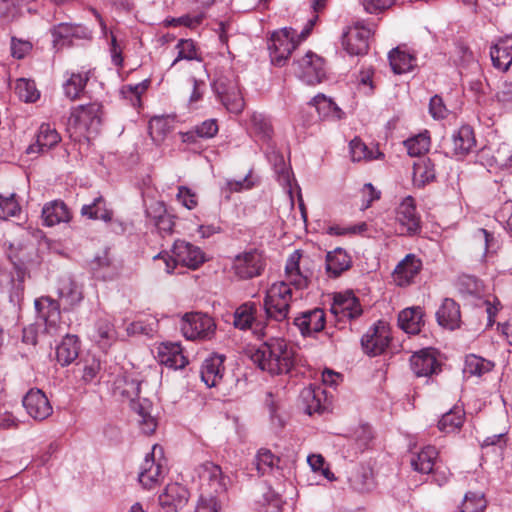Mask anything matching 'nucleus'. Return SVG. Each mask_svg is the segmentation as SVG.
I'll return each instance as SVG.
<instances>
[{
    "label": "nucleus",
    "mask_w": 512,
    "mask_h": 512,
    "mask_svg": "<svg viewBox=\"0 0 512 512\" xmlns=\"http://www.w3.org/2000/svg\"><path fill=\"white\" fill-rule=\"evenodd\" d=\"M312 277V271L302 260V254L295 250L287 259L285 265V280L273 283L266 291L264 309L268 319L282 322L287 319L293 297V289H307Z\"/></svg>",
    "instance_id": "nucleus-1"
},
{
    "label": "nucleus",
    "mask_w": 512,
    "mask_h": 512,
    "mask_svg": "<svg viewBox=\"0 0 512 512\" xmlns=\"http://www.w3.org/2000/svg\"><path fill=\"white\" fill-rule=\"evenodd\" d=\"M251 361L271 375L288 373L296 363L294 347L283 338H270L249 351Z\"/></svg>",
    "instance_id": "nucleus-2"
},
{
    "label": "nucleus",
    "mask_w": 512,
    "mask_h": 512,
    "mask_svg": "<svg viewBox=\"0 0 512 512\" xmlns=\"http://www.w3.org/2000/svg\"><path fill=\"white\" fill-rule=\"evenodd\" d=\"M316 21L317 16L309 19L300 34H297L295 29L287 27L275 31L268 43L272 63L282 66L300 41L308 37Z\"/></svg>",
    "instance_id": "nucleus-3"
},
{
    "label": "nucleus",
    "mask_w": 512,
    "mask_h": 512,
    "mask_svg": "<svg viewBox=\"0 0 512 512\" xmlns=\"http://www.w3.org/2000/svg\"><path fill=\"white\" fill-rule=\"evenodd\" d=\"M102 105L97 102L75 107L67 122V132L70 137H89L99 132L102 124Z\"/></svg>",
    "instance_id": "nucleus-4"
},
{
    "label": "nucleus",
    "mask_w": 512,
    "mask_h": 512,
    "mask_svg": "<svg viewBox=\"0 0 512 512\" xmlns=\"http://www.w3.org/2000/svg\"><path fill=\"white\" fill-rule=\"evenodd\" d=\"M181 331L189 340H209L216 331V324L207 314L194 312L184 315L181 321Z\"/></svg>",
    "instance_id": "nucleus-5"
},
{
    "label": "nucleus",
    "mask_w": 512,
    "mask_h": 512,
    "mask_svg": "<svg viewBox=\"0 0 512 512\" xmlns=\"http://www.w3.org/2000/svg\"><path fill=\"white\" fill-rule=\"evenodd\" d=\"M214 90L224 107L231 113L244 110L245 101L235 77L221 76L214 82Z\"/></svg>",
    "instance_id": "nucleus-6"
},
{
    "label": "nucleus",
    "mask_w": 512,
    "mask_h": 512,
    "mask_svg": "<svg viewBox=\"0 0 512 512\" xmlns=\"http://www.w3.org/2000/svg\"><path fill=\"white\" fill-rule=\"evenodd\" d=\"M264 266L265 263L261 253L252 249L236 255L231 269L237 278L248 280L261 275Z\"/></svg>",
    "instance_id": "nucleus-7"
},
{
    "label": "nucleus",
    "mask_w": 512,
    "mask_h": 512,
    "mask_svg": "<svg viewBox=\"0 0 512 512\" xmlns=\"http://www.w3.org/2000/svg\"><path fill=\"white\" fill-rule=\"evenodd\" d=\"M390 340L389 325L380 320L362 336L361 345L366 354L376 356L385 351Z\"/></svg>",
    "instance_id": "nucleus-8"
},
{
    "label": "nucleus",
    "mask_w": 512,
    "mask_h": 512,
    "mask_svg": "<svg viewBox=\"0 0 512 512\" xmlns=\"http://www.w3.org/2000/svg\"><path fill=\"white\" fill-rule=\"evenodd\" d=\"M162 454V447L153 445L152 452L147 454L140 466L138 480L145 489L156 487L166 474V469L160 461L155 460L156 453Z\"/></svg>",
    "instance_id": "nucleus-9"
},
{
    "label": "nucleus",
    "mask_w": 512,
    "mask_h": 512,
    "mask_svg": "<svg viewBox=\"0 0 512 512\" xmlns=\"http://www.w3.org/2000/svg\"><path fill=\"white\" fill-rule=\"evenodd\" d=\"M295 65L296 75L308 85L318 84L325 77L323 59L311 51L297 60Z\"/></svg>",
    "instance_id": "nucleus-10"
},
{
    "label": "nucleus",
    "mask_w": 512,
    "mask_h": 512,
    "mask_svg": "<svg viewBox=\"0 0 512 512\" xmlns=\"http://www.w3.org/2000/svg\"><path fill=\"white\" fill-rule=\"evenodd\" d=\"M373 31L370 27L357 22L352 27H349L347 32L343 35L342 44L344 49L350 55H363L368 51L369 38Z\"/></svg>",
    "instance_id": "nucleus-11"
},
{
    "label": "nucleus",
    "mask_w": 512,
    "mask_h": 512,
    "mask_svg": "<svg viewBox=\"0 0 512 512\" xmlns=\"http://www.w3.org/2000/svg\"><path fill=\"white\" fill-rule=\"evenodd\" d=\"M35 309L39 318L44 321L47 333L54 335L62 331L61 313L57 301L50 297H40L35 300Z\"/></svg>",
    "instance_id": "nucleus-12"
},
{
    "label": "nucleus",
    "mask_w": 512,
    "mask_h": 512,
    "mask_svg": "<svg viewBox=\"0 0 512 512\" xmlns=\"http://www.w3.org/2000/svg\"><path fill=\"white\" fill-rule=\"evenodd\" d=\"M27 414L36 421H43L53 413V408L40 389H31L22 400Z\"/></svg>",
    "instance_id": "nucleus-13"
},
{
    "label": "nucleus",
    "mask_w": 512,
    "mask_h": 512,
    "mask_svg": "<svg viewBox=\"0 0 512 512\" xmlns=\"http://www.w3.org/2000/svg\"><path fill=\"white\" fill-rule=\"evenodd\" d=\"M396 221L400 226V234H415L420 229V217L416 212L415 201L408 196L396 209Z\"/></svg>",
    "instance_id": "nucleus-14"
},
{
    "label": "nucleus",
    "mask_w": 512,
    "mask_h": 512,
    "mask_svg": "<svg viewBox=\"0 0 512 512\" xmlns=\"http://www.w3.org/2000/svg\"><path fill=\"white\" fill-rule=\"evenodd\" d=\"M10 259L14 265V269L17 272L18 269H25L27 272L30 266L39 263L38 250L32 242H17L10 245Z\"/></svg>",
    "instance_id": "nucleus-15"
},
{
    "label": "nucleus",
    "mask_w": 512,
    "mask_h": 512,
    "mask_svg": "<svg viewBox=\"0 0 512 512\" xmlns=\"http://www.w3.org/2000/svg\"><path fill=\"white\" fill-rule=\"evenodd\" d=\"M331 312L339 319L352 320L358 318L363 310L358 298L351 291L335 295Z\"/></svg>",
    "instance_id": "nucleus-16"
},
{
    "label": "nucleus",
    "mask_w": 512,
    "mask_h": 512,
    "mask_svg": "<svg viewBox=\"0 0 512 512\" xmlns=\"http://www.w3.org/2000/svg\"><path fill=\"white\" fill-rule=\"evenodd\" d=\"M189 496V491L185 486L171 483L159 495V504L166 512H177L186 506Z\"/></svg>",
    "instance_id": "nucleus-17"
},
{
    "label": "nucleus",
    "mask_w": 512,
    "mask_h": 512,
    "mask_svg": "<svg viewBox=\"0 0 512 512\" xmlns=\"http://www.w3.org/2000/svg\"><path fill=\"white\" fill-rule=\"evenodd\" d=\"M52 42L57 50L72 45V40L85 39L89 37V32L81 25H73L69 23H60L51 29Z\"/></svg>",
    "instance_id": "nucleus-18"
},
{
    "label": "nucleus",
    "mask_w": 512,
    "mask_h": 512,
    "mask_svg": "<svg viewBox=\"0 0 512 512\" xmlns=\"http://www.w3.org/2000/svg\"><path fill=\"white\" fill-rule=\"evenodd\" d=\"M172 253L177 261L190 269H197L205 262V255L203 251L184 240H176L174 242Z\"/></svg>",
    "instance_id": "nucleus-19"
},
{
    "label": "nucleus",
    "mask_w": 512,
    "mask_h": 512,
    "mask_svg": "<svg viewBox=\"0 0 512 512\" xmlns=\"http://www.w3.org/2000/svg\"><path fill=\"white\" fill-rule=\"evenodd\" d=\"M293 324L302 336H311L322 331L325 327V313L320 308L301 312L293 319Z\"/></svg>",
    "instance_id": "nucleus-20"
},
{
    "label": "nucleus",
    "mask_w": 512,
    "mask_h": 512,
    "mask_svg": "<svg viewBox=\"0 0 512 512\" xmlns=\"http://www.w3.org/2000/svg\"><path fill=\"white\" fill-rule=\"evenodd\" d=\"M422 269V261L415 254H407L394 269V282L401 287L410 285Z\"/></svg>",
    "instance_id": "nucleus-21"
},
{
    "label": "nucleus",
    "mask_w": 512,
    "mask_h": 512,
    "mask_svg": "<svg viewBox=\"0 0 512 512\" xmlns=\"http://www.w3.org/2000/svg\"><path fill=\"white\" fill-rule=\"evenodd\" d=\"M410 366L417 377H428L437 372L439 363L436 358L435 350L424 348L415 352L410 358Z\"/></svg>",
    "instance_id": "nucleus-22"
},
{
    "label": "nucleus",
    "mask_w": 512,
    "mask_h": 512,
    "mask_svg": "<svg viewBox=\"0 0 512 512\" xmlns=\"http://www.w3.org/2000/svg\"><path fill=\"white\" fill-rule=\"evenodd\" d=\"M61 141V136L56 128L49 123H42L35 136V142L30 144L27 154H39L50 150Z\"/></svg>",
    "instance_id": "nucleus-23"
},
{
    "label": "nucleus",
    "mask_w": 512,
    "mask_h": 512,
    "mask_svg": "<svg viewBox=\"0 0 512 512\" xmlns=\"http://www.w3.org/2000/svg\"><path fill=\"white\" fill-rule=\"evenodd\" d=\"M157 359L160 364L175 370L183 369L188 364L179 343H161L157 348Z\"/></svg>",
    "instance_id": "nucleus-24"
},
{
    "label": "nucleus",
    "mask_w": 512,
    "mask_h": 512,
    "mask_svg": "<svg viewBox=\"0 0 512 512\" xmlns=\"http://www.w3.org/2000/svg\"><path fill=\"white\" fill-rule=\"evenodd\" d=\"M196 473L200 480L207 482L214 492L226 491L228 478L223 474L220 466L213 462H205L196 468Z\"/></svg>",
    "instance_id": "nucleus-25"
},
{
    "label": "nucleus",
    "mask_w": 512,
    "mask_h": 512,
    "mask_svg": "<svg viewBox=\"0 0 512 512\" xmlns=\"http://www.w3.org/2000/svg\"><path fill=\"white\" fill-rule=\"evenodd\" d=\"M225 356L214 354L206 358L201 367V379L208 387L217 386L224 375Z\"/></svg>",
    "instance_id": "nucleus-26"
},
{
    "label": "nucleus",
    "mask_w": 512,
    "mask_h": 512,
    "mask_svg": "<svg viewBox=\"0 0 512 512\" xmlns=\"http://www.w3.org/2000/svg\"><path fill=\"white\" fill-rule=\"evenodd\" d=\"M493 66L507 71L512 64V36L500 38L490 49Z\"/></svg>",
    "instance_id": "nucleus-27"
},
{
    "label": "nucleus",
    "mask_w": 512,
    "mask_h": 512,
    "mask_svg": "<svg viewBox=\"0 0 512 512\" xmlns=\"http://www.w3.org/2000/svg\"><path fill=\"white\" fill-rule=\"evenodd\" d=\"M132 410L137 413L139 425L143 433L152 434L157 427L156 418L152 415L153 406L148 399H138L131 402Z\"/></svg>",
    "instance_id": "nucleus-28"
},
{
    "label": "nucleus",
    "mask_w": 512,
    "mask_h": 512,
    "mask_svg": "<svg viewBox=\"0 0 512 512\" xmlns=\"http://www.w3.org/2000/svg\"><path fill=\"white\" fill-rule=\"evenodd\" d=\"M476 145L474 131L471 126H461L452 136V151L456 157L470 153Z\"/></svg>",
    "instance_id": "nucleus-29"
},
{
    "label": "nucleus",
    "mask_w": 512,
    "mask_h": 512,
    "mask_svg": "<svg viewBox=\"0 0 512 512\" xmlns=\"http://www.w3.org/2000/svg\"><path fill=\"white\" fill-rule=\"evenodd\" d=\"M436 318L439 325L445 328H458L461 320L459 305L453 299H444L436 312Z\"/></svg>",
    "instance_id": "nucleus-30"
},
{
    "label": "nucleus",
    "mask_w": 512,
    "mask_h": 512,
    "mask_svg": "<svg viewBox=\"0 0 512 512\" xmlns=\"http://www.w3.org/2000/svg\"><path fill=\"white\" fill-rule=\"evenodd\" d=\"M424 312L421 307L402 310L398 316L399 327L408 334H417L424 325Z\"/></svg>",
    "instance_id": "nucleus-31"
},
{
    "label": "nucleus",
    "mask_w": 512,
    "mask_h": 512,
    "mask_svg": "<svg viewBox=\"0 0 512 512\" xmlns=\"http://www.w3.org/2000/svg\"><path fill=\"white\" fill-rule=\"evenodd\" d=\"M389 63L395 74H404L416 67L414 54L403 50L401 47L392 49L388 54Z\"/></svg>",
    "instance_id": "nucleus-32"
},
{
    "label": "nucleus",
    "mask_w": 512,
    "mask_h": 512,
    "mask_svg": "<svg viewBox=\"0 0 512 512\" xmlns=\"http://www.w3.org/2000/svg\"><path fill=\"white\" fill-rule=\"evenodd\" d=\"M438 451L433 446H426L420 452L413 453L410 458L412 468L422 474L433 472Z\"/></svg>",
    "instance_id": "nucleus-33"
},
{
    "label": "nucleus",
    "mask_w": 512,
    "mask_h": 512,
    "mask_svg": "<svg viewBox=\"0 0 512 512\" xmlns=\"http://www.w3.org/2000/svg\"><path fill=\"white\" fill-rule=\"evenodd\" d=\"M42 219L46 226H54L70 220V212L62 201H52L42 209Z\"/></svg>",
    "instance_id": "nucleus-34"
},
{
    "label": "nucleus",
    "mask_w": 512,
    "mask_h": 512,
    "mask_svg": "<svg viewBox=\"0 0 512 512\" xmlns=\"http://www.w3.org/2000/svg\"><path fill=\"white\" fill-rule=\"evenodd\" d=\"M351 257L342 248H336L326 256V270L333 276L338 277L341 273L351 267Z\"/></svg>",
    "instance_id": "nucleus-35"
},
{
    "label": "nucleus",
    "mask_w": 512,
    "mask_h": 512,
    "mask_svg": "<svg viewBox=\"0 0 512 512\" xmlns=\"http://www.w3.org/2000/svg\"><path fill=\"white\" fill-rule=\"evenodd\" d=\"M79 341L75 335H66L56 350L57 361L62 366L71 364L79 354Z\"/></svg>",
    "instance_id": "nucleus-36"
},
{
    "label": "nucleus",
    "mask_w": 512,
    "mask_h": 512,
    "mask_svg": "<svg viewBox=\"0 0 512 512\" xmlns=\"http://www.w3.org/2000/svg\"><path fill=\"white\" fill-rule=\"evenodd\" d=\"M175 118L172 116H155L149 121V134L155 143H161L174 129Z\"/></svg>",
    "instance_id": "nucleus-37"
},
{
    "label": "nucleus",
    "mask_w": 512,
    "mask_h": 512,
    "mask_svg": "<svg viewBox=\"0 0 512 512\" xmlns=\"http://www.w3.org/2000/svg\"><path fill=\"white\" fill-rule=\"evenodd\" d=\"M90 268L95 277L103 280L113 279L118 274L117 267L106 251L91 261Z\"/></svg>",
    "instance_id": "nucleus-38"
},
{
    "label": "nucleus",
    "mask_w": 512,
    "mask_h": 512,
    "mask_svg": "<svg viewBox=\"0 0 512 512\" xmlns=\"http://www.w3.org/2000/svg\"><path fill=\"white\" fill-rule=\"evenodd\" d=\"M435 178V168L429 158H419L413 165V183L423 187Z\"/></svg>",
    "instance_id": "nucleus-39"
},
{
    "label": "nucleus",
    "mask_w": 512,
    "mask_h": 512,
    "mask_svg": "<svg viewBox=\"0 0 512 512\" xmlns=\"http://www.w3.org/2000/svg\"><path fill=\"white\" fill-rule=\"evenodd\" d=\"M81 215L89 219L103 220L108 222L112 219V211L106 207L105 199L99 195L90 204L81 208Z\"/></svg>",
    "instance_id": "nucleus-40"
},
{
    "label": "nucleus",
    "mask_w": 512,
    "mask_h": 512,
    "mask_svg": "<svg viewBox=\"0 0 512 512\" xmlns=\"http://www.w3.org/2000/svg\"><path fill=\"white\" fill-rule=\"evenodd\" d=\"M256 305L253 302H246L240 305L233 314V325L240 330L251 329L255 322Z\"/></svg>",
    "instance_id": "nucleus-41"
},
{
    "label": "nucleus",
    "mask_w": 512,
    "mask_h": 512,
    "mask_svg": "<svg viewBox=\"0 0 512 512\" xmlns=\"http://www.w3.org/2000/svg\"><path fill=\"white\" fill-rule=\"evenodd\" d=\"M218 132V125L215 119H208L193 129L182 134L183 142H196L197 138L209 139Z\"/></svg>",
    "instance_id": "nucleus-42"
},
{
    "label": "nucleus",
    "mask_w": 512,
    "mask_h": 512,
    "mask_svg": "<svg viewBox=\"0 0 512 512\" xmlns=\"http://www.w3.org/2000/svg\"><path fill=\"white\" fill-rule=\"evenodd\" d=\"M465 412L459 406H454L443 414L438 422V428L444 433H452L459 430L464 421Z\"/></svg>",
    "instance_id": "nucleus-43"
},
{
    "label": "nucleus",
    "mask_w": 512,
    "mask_h": 512,
    "mask_svg": "<svg viewBox=\"0 0 512 512\" xmlns=\"http://www.w3.org/2000/svg\"><path fill=\"white\" fill-rule=\"evenodd\" d=\"M89 80V71L71 73L69 78L64 82L63 89L66 97L71 100L77 99L83 92Z\"/></svg>",
    "instance_id": "nucleus-44"
},
{
    "label": "nucleus",
    "mask_w": 512,
    "mask_h": 512,
    "mask_svg": "<svg viewBox=\"0 0 512 512\" xmlns=\"http://www.w3.org/2000/svg\"><path fill=\"white\" fill-rule=\"evenodd\" d=\"M300 397L309 415L322 411L323 391L320 387H306L301 391Z\"/></svg>",
    "instance_id": "nucleus-45"
},
{
    "label": "nucleus",
    "mask_w": 512,
    "mask_h": 512,
    "mask_svg": "<svg viewBox=\"0 0 512 512\" xmlns=\"http://www.w3.org/2000/svg\"><path fill=\"white\" fill-rule=\"evenodd\" d=\"M250 129L262 141H268L273 134L269 119L262 113L254 112L250 116Z\"/></svg>",
    "instance_id": "nucleus-46"
},
{
    "label": "nucleus",
    "mask_w": 512,
    "mask_h": 512,
    "mask_svg": "<svg viewBox=\"0 0 512 512\" xmlns=\"http://www.w3.org/2000/svg\"><path fill=\"white\" fill-rule=\"evenodd\" d=\"M310 104L316 108L320 117H332L336 119L342 117L341 109L330 98H327L323 94L316 95L310 101Z\"/></svg>",
    "instance_id": "nucleus-47"
},
{
    "label": "nucleus",
    "mask_w": 512,
    "mask_h": 512,
    "mask_svg": "<svg viewBox=\"0 0 512 512\" xmlns=\"http://www.w3.org/2000/svg\"><path fill=\"white\" fill-rule=\"evenodd\" d=\"M493 363L482 358L476 356L474 354L468 355L465 359L464 365V373L469 376H482L483 374L489 372L493 368Z\"/></svg>",
    "instance_id": "nucleus-48"
},
{
    "label": "nucleus",
    "mask_w": 512,
    "mask_h": 512,
    "mask_svg": "<svg viewBox=\"0 0 512 512\" xmlns=\"http://www.w3.org/2000/svg\"><path fill=\"white\" fill-rule=\"evenodd\" d=\"M279 461V457L274 455L269 449H259L254 460L258 476H263L272 471V469L278 465Z\"/></svg>",
    "instance_id": "nucleus-49"
},
{
    "label": "nucleus",
    "mask_w": 512,
    "mask_h": 512,
    "mask_svg": "<svg viewBox=\"0 0 512 512\" xmlns=\"http://www.w3.org/2000/svg\"><path fill=\"white\" fill-rule=\"evenodd\" d=\"M350 154L351 159L354 162H359L362 160H372L376 159L378 155L381 153L377 152V155L374 152L373 148H369L361 139L354 138L350 142Z\"/></svg>",
    "instance_id": "nucleus-50"
},
{
    "label": "nucleus",
    "mask_w": 512,
    "mask_h": 512,
    "mask_svg": "<svg viewBox=\"0 0 512 512\" xmlns=\"http://www.w3.org/2000/svg\"><path fill=\"white\" fill-rule=\"evenodd\" d=\"M486 500L481 492H468L465 494L460 506V512H483L486 508Z\"/></svg>",
    "instance_id": "nucleus-51"
},
{
    "label": "nucleus",
    "mask_w": 512,
    "mask_h": 512,
    "mask_svg": "<svg viewBox=\"0 0 512 512\" xmlns=\"http://www.w3.org/2000/svg\"><path fill=\"white\" fill-rule=\"evenodd\" d=\"M404 145L410 156L417 157L429 150L430 138L426 134H419L404 141Z\"/></svg>",
    "instance_id": "nucleus-52"
},
{
    "label": "nucleus",
    "mask_w": 512,
    "mask_h": 512,
    "mask_svg": "<svg viewBox=\"0 0 512 512\" xmlns=\"http://www.w3.org/2000/svg\"><path fill=\"white\" fill-rule=\"evenodd\" d=\"M28 276L25 269H18L12 276V290L10 292V301L14 305H20L24 297V281Z\"/></svg>",
    "instance_id": "nucleus-53"
},
{
    "label": "nucleus",
    "mask_w": 512,
    "mask_h": 512,
    "mask_svg": "<svg viewBox=\"0 0 512 512\" xmlns=\"http://www.w3.org/2000/svg\"><path fill=\"white\" fill-rule=\"evenodd\" d=\"M15 90L19 98L25 102H35L39 98V92L33 81L18 79Z\"/></svg>",
    "instance_id": "nucleus-54"
},
{
    "label": "nucleus",
    "mask_w": 512,
    "mask_h": 512,
    "mask_svg": "<svg viewBox=\"0 0 512 512\" xmlns=\"http://www.w3.org/2000/svg\"><path fill=\"white\" fill-rule=\"evenodd\" d=\"M58 293L71 306L78 304L83 298L81 290L73 281L64 282Z\"/></svg>",
    "instance_id": "nucleus-55"
},
{
    "label": "nucleus",
    "mask_w": 512,
    "mask_h": 512,
    "mask_svg": "<svg viewBox=\"0 0 512 512\" xmlns=\"http://www.w3.org/2000/svg\"><path fill=\"white\" fill-rule=\"evenodd\" d=\"M20 212V205L15 194L4 196L0 194V219H8Z\"/></svg>",
    "instance_id": "nucleus-56"
},
{
    "label": "nucleus",
    "mask_w": 512,
    "mask_h": 512,
    "mask_svg": "<svg viewBox=\"0 0 512 512\" xmlns=\"http://www.w3.org/2000/svg\"><path fill=\"white\" fill-rule=\"evenodd\" d=\"M268 160L273 165L275 172L279 175L284 183L290 182V171L286 167L285 160L282 154L276 150L268 153Z\"/></svg>",
    "instance_id": "nucleus-57"
},
{
    "label": "nucleus",
    "mask_w": 512,
    "mask_h": 512,
    "mask_svg": "<svg viewBox=\"0 0 512 512\" xmlns=\"http://www.w3.org/2000/svg\"><path fill=\"white\" fill-rule=\"evenodd\" d=\"M101 369L100 360L94 356L87 357L82 362V379L86 383L92 382Z\"/></svg>",
    "instance_id": "nucleus-58"
},
{
    "label": "nucleus",
    "mask_w": 512,
    "mask_h": 512,
    "mask_svg": "<svg viewBox=\"0 0 512 512\" xmlns=\"http://www.w3.org/2000/svg\"><path fill=\"white\" fill-rule=\"evenodd\" d=\"M178 49V55L172 62L174 66L180 60H194L197 59V51L195 44L192 40H180L176 45Z\"/></svg>",
    "instance_id": "nucleus-59"
},
{
    "label": "nucleus",
    "mask_w": 512,
    "mask_h": 512,
    "mask_svg": "<svg viewBox=\"0 0 512 512\" xmlns=\"http://www.w3.org/2000/svg\"><path fill=\"white\" fill-rule=\"evenodd\" d=\"M459 289L462 293L478 296L483 291V285L473 276H463L459 282Z\"/></svg>",
    "instance_id": "nucleus-60"
},
{
    "label": "nucleus",
    "mask_w": 512,
    "mask_h": 512,
    "mask_svg": "<svg viewBox=\"0 0 512 512\" xmlns=\"http://www.w3.org/2000/svg\"><path fill=\"white\" fill-rule=\"evenodd\" d=\"M159 214L154 217V224L161 233L170 234L174 228L172 217L166 213L162 205L158 206Z\"/></svg>",
    "instance_id": "nucleus-61"
},
{
    "label": "nucleus",
    "mask_w": 512,
    "mask_h": 512,
    "mask_svg": "<svg viewBox=\"0 0 512 512\" xmlns=\"http://www.w3.org/2000/svg\"><path fill=\"white\" fill-rule=\"evenodd\" d=\"M177 200L187 209L192 210L198 205L197 195L186 186H179Z\"/></svg>",
    "instance_id": "nucleus-62"
},
{
    "label": "nucleus",
    "mask_w": 512,
    "mask_h": 512,
    "mask_svg": "<svg viewBox=\"0 0 512 512\" xmlns=\"http://www.w3.org/2000/svg\"><path fill=\"white\" fill-rule=\"evenodd\" d=\"M495 161L502 167L512 166V145L510 143H501L494 154Z\"/></svg>",
    "instance_id": "nucleus-63"
},
{
    "label": "nucleus",
    "mask_w": 512,
    "mask_h": 512,
    "mask_svg": "<svg viewBox=\"0 0 512 512\" xmlns=\"http://www.w3.org/2000/svg\"><path fill=\"white\" fill-rule=\"evenodd\" d=\"M195 512H221V505L213 495L201 496Z\"/></svg>",
    "instance_id": "nucleus-64"
}]
</instances>
